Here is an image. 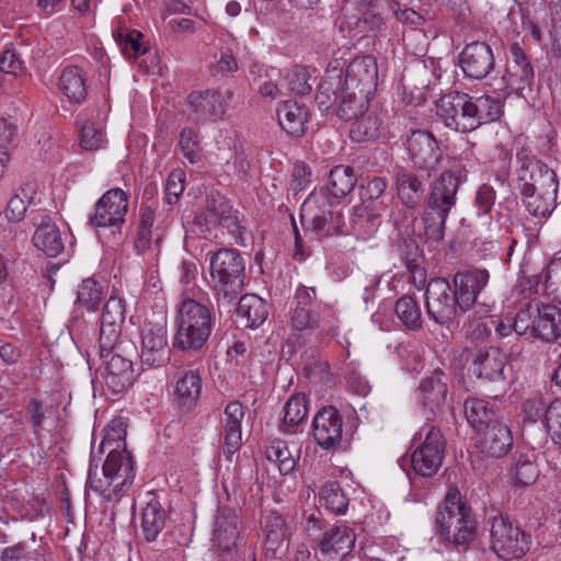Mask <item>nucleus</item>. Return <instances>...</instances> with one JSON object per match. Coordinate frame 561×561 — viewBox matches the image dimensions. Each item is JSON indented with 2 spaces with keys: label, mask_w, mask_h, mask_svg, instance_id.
Returning a JSON list of instances; mask_svg holds the SVG:
<instances>
[{
  "label": "nucleus",
  "mask_w": 561,
  "mask_h": 561,
  "mask_svg": "<svg viewBox=\"0 0 561 561\" xmlns=\"http://www.w3.org/2000/svg\"><path fill=\"white\" fill-rule=\"evenodd\" d=\"M211 288L217 307L228 312L243 290L245 278V260L237 249L221 248L207 253Z\"/></svg>",
  "instance_id": "f257e3e1"
},
{
  "label": "nucleus",
  "mask_w": 561,
  "mask_h": 561,
  "mask_svg": "<svg viewBox=\"0 0 561 561\" xmlns=\"http://www.w3.org/2000/svg\"><path fill=\"white\" fill-rule=\"evenodd\" d=\"M215 316L213 310L191 297H184L178 306L173 348L182 352H199L208 342Z\"/></svg>",
  "instance_id": "f03ea898"
},
{
  "label": "nucleus",
  "mask_w": 561,
  "mask_h": 561,
  "mask_svg": "<svg viewBox=\"0 0 561 561\" xmlns=\"http://www.w3.org/2000/svg\"><path fill=\"white\" fill-rule=\"evenodd\" d=\"M436 535L455 546H467L474 539L477 520L457 488H450L434 515Z\"/></svg>",
  "instance_id": "7ed1b4c3"
},
{
  "label": "nucleus",
  "mask_w": 561,
  "mask_h": 561,
  "mask_svg": "<svg viewBox=\"0 0 561 561\" xmlns=\"http://www.w3.org/2000/svg\"><path fill=\"white\" fill-rule=\"evenodd\" d=\"M459 185V174L455 170L443 172L434 181L421 218L426 240L439 242L444 239L446 220L456 206Z\"/></svg>",
  "instance_id": "20e7f679"
},
{
  "label": "nucleus",
  "mask_w": 561,
  "mask_h": 561,
  "mask_svg": "<svg viewBox=\"0 0 561 561\" xmlns=\"http://www.w3.org/2000/svg\"><path fill=\"white\" fill-rule=\"evenodd\" d=\"M93 462L92 454L87 485L106 502L118 501L135 479L131 454L127 449H110L102 467L103 478L93 474Z\"/></svg>",
  "instance_id": "39448f33"
},
{
  "label": "nucleus",
  "mask_w": 561,
  "mask_h": 561,
  "mask_svg": "<svg viewBox=\"0 0 561 561\" xmlns=\"http://www.w3.org/2000/svg\"><path fill=\"white\" fill-rule=\"evenodd\" d=\"M490 533L491 549L500 559H520L530 549V536L503 515L490 518Z\"/></svg>",
  "instance_id": "423d86ee"
},
{
  "label": "nucleus",
  "mask_w": 561,
  "mask_h": 561,
  "mask_svg": "<svg viewBox=\"0 0 561 561\" xmlns=\"http://www.w3.org/2000/svg\"><path fill=\"white\" fill-rule=\"evenodd\" d=\"M517 188L520 192L553 188L558 190L556 172L538 160L530 150L522 148L516 153Z\"/></svg>",
  "instance_id": "0eeeda50"
},
{
  "label": "nucleus",
  "mask_w": 561,
  "mask_h": 561,
  "mask_svg": "<svg viewBox=\"0 0 561 561\" xmlns=\"http://www.w3.org/2000/svg\"><path fill=\"white\" fill-rule=\"evenodd\" d=\"M424 433V439L411 455V463L420 476L432 477L442 466L446 442L442 432L430 425L424 426L415 434L414 439L419 436L421 440Z\"/></svg>",
  "instance_id": "6e6552de"
},
{
  "label": "nucleus",
  "mask_w": 561,
  "mask_h": 561,
  "mask_svg": "<svg viewBox=\"0 0 561 561\" xmlns=\"http://www.w3.org/2000/svg\"><path fill=\"white\" fill-rule=\"evenodd\" d=\"M427 316L440 325L449 324L461 313L460 302L447 279H431L426 288Z\"/></svg>",
  "instance_id": "1a4fd4ad"
},
{
  "label": "nucleus",
  "mask_w": 561,
  "mask_h": 561,
  "mask_svg": "<svg viewBox=\"0 0 561 561\" xmlns=\"http://www.w3.org/2000/svg\"><path fill=\"white\" fill-rule=\"evenodd\" d=\"M436 108L447 128L463 134L474 130L470 94L458 91L444 94L437 100Z\"/></svg>",
  "instance_id": "9d476101"
},
{
  "label": "nucleus",
  "mask_w": 561,
  "mask_h": 561,
  "mask_svg": "<svg viewBox=\"0 0 561 561\" xmlns=\"http://www.w3.org/2000/svg\"><path fill=\"white\" fill-rule=\"evenodd\" d=\"M409 158L413 165L431 175L437 170L443 152L438 140L428 130L416 129L411 131L405 140Z\"/></svg>",
  "instance_id": "9b49d317"
},
{
  "label": "nucleus",
  "mask_w": 561,
  "mask_h": 561,
  "mask_svg": "<svg viewBox=\"0 0 561 561\" xmlns=\"http://www.w3.org/2000/svg\"><path fill=\"white\" fill-rule=\"evenodd\" d=\"M128 195L122 188H111L96 202L89 222L93 227L121 228L128 211Z\"/></svg>",
  "instance_id": "f8f14e48"
},
{
  "label": "nucleus",
  "mask_w": 561,
  "mask_h": 561,
  "mask_svg": "<svg viewBox=\"0 0 561 561\" xmlns=\"http://www.w3.org/2000/svg\"><path fill=\"white\" fill-rule=\"evenodd\" d=\"M239 538V516L230 507H219L215 517L213 529V547L219 551L220 557L231 560L236 556L237 540Z\"/></svg>",
  "instance_id": "ddd939ff"
},
{
  "label": "nucleus",
  "mask_w": 561,
  "mask_h": 561,
  "mask_svg": "<svg viewBox=\"0 0 561 561\" xmlns=\"http://www.w3.org/2000/svg\"><path fill=\"white\" fill-rule=\"evenodd\" d=\"M188 115L196 122H217L227 111L228 96L214 89L193 91L187 96Z\"/></svg>",
  "instance_id": "4468645a"
},
{
  "label": "nucleus",
  "mask_w": 561,
  "mask_h": 561,
  "mask_svg": "<svg viewBox=\"0 0 561 561\" xmlns=\"http://www.w3.org/2000/svg\"><path fill=\"white\" fill-rule=\"evenodd\" d=\"M342 428V415L332 405L320 409L312 421L313 438L324 450H334L340 446Z\"/></svg>",
  "instance_id": "2eb2a0df"
},
{
  "label": "nucleus",
  "mask_w": 561,
  "mask_h": 561,
  "mask_svg": "<svg viewBox=\"0 0 561 561\" xmlns=\"http://www.w3.org/2000/svg\"><path fill=\"white\" fill-rule=\"evenodd\" d=\"M489 279L490 274L485 268H468L454 275L453 288L460 302L461 313L473 307L480 293L488 286Z\"/></svg>",
  "instance_id": "dca6fc26"
},
{
  "label": "nucleus",
  "mask_w": 561,
  "mask_h": 561,
  "mask_svg": "<svg viewBox=\"0 0 561 561\" xmlns=\"http://www.w3.org/2000/svg\"><path fill=\"white\" fill-rule=\"evenodd\" d=\"M317 197L310 195L301 207V220L308 224L319 237H329L342 232L343 215L336 209L316 210Z\"/></svg>",
  "instance_id": "f3484780"
},
{
  "label": "nucleus",
  "mask_w": 561,
  "mask_h": 561,
  "mask_svg": "<svg viewBox=\"0 0 561 561\" xmlns=\"http://www.w3.org/2000/svg\"><path fill=\"white\" fill-rule=\"evenodd\" d=\"M378 67L374 57L362 56L353 59L343 70V87L373 95L377 88Z\"/></svg>",
  "instance_id": "a211bd4d"
},
{
  "label": "nucleus",
  "mask_w": 561,
  "mask_h": 561,
  "mask_svg": "<svg viewBox=\"0 0 561 561\" xmlns=\"http://www.w3.org/2000/svg\"><path fill=\"white\" fill-rule=\"evenodd\" d=\"M510 51L513 58V67L502 77V84L497 89L501 91L510 89L516 94L522 95L525 89L531 90L535 71L518 43L512 44Z\"/></svg>",
  "instance_id": "6ab92c4d"
},
{
  "label": "nucleus",
  "mask_w": 561,
  "mask_h": 561,
  "mask_svg": "<svg viewBox=\"0 0 561 561\" xmlns=\"http://www.w3.org/2000/svg\"><path fill=\"white\" fill-rule=\"evenodd\" d=\"M244 417V408L239 401L229 402L220 419V438L222 450L228 460L239 451L242 446L241 423Z\"/></svg>",
  "instance_id": "aec40b11"
},
{
  "label": "nucleus",
  "mask_w": 561,
  "mask_h": 561,
  "mask_svg": "<svg viewBox=\"0 0 561 561\" xmlns=\"http://www.w3.org/2000/svg\"><path fill=\"white\" fill-rule=\"evenodd\" d=\"M460 67L469 78L481 80L494 67V56L491 47L482 42L468 44L460 54Z\"/></svg>",
  "instance_id": "412c9836"
},
{
  "label": "nucleus",
  "mask_w": 561,
  "mask_h": 561,
  "mask_svg": "<svg viewBox=\"0 0 561 561\" xmlns=\"http://www.w3.org/2000/svg\"><path fill=\"white\" fill-rule=\"evenodd\" d=\"M201 217L209 228L221 226L232 234L239 232L238 218L230 201L218 192L207 195L205 209Z\"/></svg>",
  "instance_id": "4be33fe9"
},
{
  "label": "nucleus",
  "mask_w": 561,
  "mask_h": 561,
  "mask_svg": "<svg viewBox=\"0 0 561 561\" xmlns=\"http://www.w3.org/2000/svg\"><path fill=\"white\" fill-rule=\"evenodd\" d=\"M344 12L348 25L360 32L378 28L383 23L378 0H346Z\"/></svg>",
  "instance_id": "5701e85b"
},
{
  "label": "nucleus",
  "mask_w": 561,
  "mask_h": 561,
  "mask_svg": "<svg viewBox=\"0 0 561 561\" xmlns=\"http://www.w3.org/2000/svg\"><path fill=\"white\" fill-rule=\"evenodd\" d=\"M356 541L354 530L346 525H336L324 533L318 541L322 554L335 560L348 554Z\"/></svg>",
  "instance_id": "b1692460"
},
{
  "label": "nucleus",
  "mask_w": 561,
  "mask_h": 561,
  "mask_svg": "<svg viewBox=\"0 0 561 561\" xmlns=\"http://www.w3.org/2000/svg\"><path fill=\"white\" fill-rule=\"evenodd\" d=\"M203 382L197 370L180 373L174 385V402L182 412L192 411L198 403Z\"/></svg>",
  "instance_id": "393cba45"
},
{
  "label": "nucleus",
  "mask_w": 561,
  "mask_h": 561,
  "mask_svg": "<svg viewBox=\"0 0 561 561\" xmlns=\"http://www.w3.org/2000/svg\"><path fill=\"white\" fill-rule=\"evenodd\" d=\"M135 374L133 363L119 354H111L105 363L104 382L106 388L113 393H122L128 390L134 381Z\"/></svg>",
  "instance_id": "a878e982"
},
{
  "label": "nucleus",
  "mask_w": 561,
  "mask_h": 561,
  "mask_svg": "<svg viewBox=\"0 0 561 561\" xmlns=\"http://www.w3.org/2000/svg\"><path fill=\"white\" fill-rule=\"evenodd\" d=\"M479 440L480 451L491 458L505 456L513 446L511 430L500 422L484 427Z\"/></svg>",
  "instance_id": "bb28decb"
},
{
  "label": "nucleus",
  "mask_w": 561,
  "mask_h": 561,
  "mask_svg": "<svg viewBox=\"0 0 561 561\" xmlns=\"http://www.w3.org/2000/svg\"><path fill=\"white\" fill-rule=\"evenodd\" d=\"M167 335L163 329L146 328L142 331L140 360L148 368L164 365L167 360Z\"/></svg>",
  "instance_id": "cd10ccee"
},
{
  "label": "nucleus",
  "mask_w": 561,
  "mask_h": 561,
  "mask_svg": "<svg viewBox=\"0 0 561 561\" xmlns=\"http://www.w3.org/2000/svg\"><path fill=\"white\" fill-rule=\"evenodd\" d=\"M417 392L423 407L435 413L446 402L448 386L445 374L439 369L435 370L432 376L421 381Z\"/></svg>",
  "instance_id": "c85d7f7f"
},
{
  "label": "nucleus",
  "mask_w": 561,
  "mask_h": 561,
  "mask_svg": "<svg viewBox=\"0 0 561 561\" xmlns=\"http://www.w3.org/2000/svg\"><path fill=\"white\" fill-rule=\"evenodd\" d=\"M335 62L336 65H329L316 95V102L321 111L339 105L340 93L343 90V68Z\"/></svg>",
  "instance_id": "c756f323"
},
{
  "label": "nucleus",
  "mask_w": 561,
  "mask_h": 561,
  "mask_svg": "<svg viewBox=\"0 0 561 561\" xmlns=\"http://www.w3.org/2000/svg\"><path fill=\"white\" fill-rule=\"evenodd\" d=\"M472 366L479 378L494 381L503 374L505 355L497 347L480 348L473 354Z\"/></svg>",
  "instance_id": "7c9ffc66"
},
{
  "label": "nucleus",
  "mask_w": 561,
  "mask_h": 561,
  "mask_svg": "<svg viewBox=\"0 0 561 561\" xmlns=\"http://www.w3.org/2000/svg\"><path fill=\"white\" fill-rule=\"evenodd\" d=\"M393 181L401 202L409 208L416 207L424 194L423 183L419 176L402 167H396Z\"/></svg>",
  "instance_id": "2f4dec72"
},
{
  "label": "nucleus",
  "mask_w": 561,
  "mask_h": 561,
  "mask_svg": "<svg viewBox=\"0 0 561 561\" xmlns=\"http://www.w3.org/2000/svg\"><path fill=\"white\" fill-rule=\"evenodd\" d=\"M536 316V339L547 343L558 341L561 337V309L540 302Z\"/></svg>",
  "instance_id": "473e14b6"
},
{
  "label": "nucleus",
  "mask_w": 561,
  "mask_h": 561,
  "mask_svg": "<svg viewBox=\"0 0 561 561\" xmlns=\"http://www.w3.org/2000/svg\"><path fill=\"white\" fill-rule=\"evenodd\" d=\"M522 203L529 215L537 219H547L557 207L558 190H536L520 192Z\"/></svg>",
  "instance_id": "72a5a7b5"
},
{
  "label": "nucleus",
  "mask_w": 561,
  "mask_h": 561,
  "mask_svg": "<svg viewBox=\"0 0 561 561\" xmlns=\"http://www.w3.org/2000/svg\"><path fill=\"white\" fill-rule=\"evenodd\" d=\"M385 208L383 202H378L376 207H370L368 204L355 206L350 218L354 233L363 237L375 233L380 225V216Z\"/></svg>",
  "instance_id": "f704fd0d"
},
{
  "label": "nucleus",
  "mask_w": 561,
  "mask_h": 561,
  "mask_svg": "<svg viewBox=\"0 0 561 561\" xmlns=\"http://www.w3.org/2000/svg\"><path fill=\"white\" fill-rule=\"evenodd\" d=\"M34 245L49 257L59 255L65 245L61 232L50 218H43L33 236Z\"/></svg>",
  "instance_id": "c9c22d12"
},
{
  "label": "nucleus",
  "mask_w": 561,
  "mask_h": 561,
  "mask_svg": "<svg viewBox=\"0 0 561 561\" xmlns=\"http://www.w3.org/2000/svg\"><path fill=\"white\" fill-rule=\"evenodd\" d=\"M385 136L382 119L377 112H364L351 125L350 137L356 142L377 141Z\"/></svg>",
  "instance_id": "e433bc0d"
},
{
  "label": "nucleus",
  "mask_w": 561,
  "mask_h": 561,
  "mask_svg": "<svg viewBox=\"0 0 561 561\" xmlns=\"http://www.w3.org/2000/svg\"><path fill=\"white\" fill-rule=\"evenodd\" d=\"M277 119L280 127L291 136H301L306 130L308 112L296 101H285L278 105Z\"/></svg>",
  "instance_id": "4c0bfd02"
},
{
  "label": "nucleus",
  "mask_w": 561,
  "mask_h": 561,
  "mask_svg": "<svg viewBox=\"0 0 561 561\" xmlns=\"http://www.w3.org/2000/svg\"><path fill=\"white\" fill-rule=\"evenodd\" d=\"M470 105L474 130L481 125L497 121L503 113L502 101L489 94L470 95Z\"/></svg>",
  "instance_id": "58836bf2"
},
{
  "label": "nucleus",
  "mask_w": 561,
  "mask_h": 561,
  "mask_svg": "<svg viewBox=\"0 0 561 561\" xmlns=\"http://www.w3.org/2000/svg\"><path fill=\"white\" fill-rule=\"evenodd\" d=\"M237 313L244 320L245 327L256 329L267 319L268 308L261 297L245 294L238 301Z\"/></svg>",
  "instance_id": "ea45409f"
},
{
  "label": "nucleus",
  "mask_w": 561,
  "mask_h": 561,
  "mask_svg": "<svg viewBox=\"0 0 561 561\" xmlns=\"http://www.w3.org/2000/svg\"><path fill=\"white\" fill-rule=\"evenodd\" d=\"M59 90L73 103H82L88 94L82 69L77 66L66 67L59 77Z\"/></svg>",
  "instance_id": "a19ab883"
},
{
  "label": "nucleus",
  "mask_w": 561,
  "mask_h": 561,
  "mask_svg": "<svg viewBox=\"0 0 561 561\" xmlns=\"http://www.w3.org/2000/svg\"><path fill=\"white\" fill-rule=\"evenodd\" d=\"M370 96L369 94L343 87L337 102L336 115L344 121L357 118L367 111Z\"/></svg>",
  "instance_id": "79ce46f5"
},
{
  "label": "nucleus",
  "mask_w": 561,
  "mask_h": 561,
  "mask_svg": "<svg viewBox=\"0 0 561 561\" xmlns=\"http://www.w3.org/2000/svg\"><path fill=\"white\" fill-rule=\"evenodd\" d=\"M308 413V399L302 393L291 396L284 407V417L279 424L280 432L295 434L298 426L306 420Z\"/></svg>",
  "instance_id": "37998d69"
},
{
  "label": "nucleus",
  "mask_w": 561,
  "mask_h": 561,
  "mask_svg": "<svg viewBox=\"0 0 561 561\" xmlns=\"http://www.w3.org/2000/svg\"><path fill=\"white\" fill-rule=\"evenodd\" d=\"M165 525V511L157 500L147 503L142 511L141 528L147 541H154Z\"/></svg>",
  "instance_id": "c03bdc74"
},
{
  "label": "nucleus",
  "mask_w": 561,
  "mask_h": 561,
  "mask_svg": "<svg viewBox=\"0 0 561 561\" xmlns=\"http://www.w3.org/2000/svg\"><path fill=\"white\" fill-rule=\"evenodd\" d=\"M265 548L272 552L279 550L289 537L284 518L277 513L268 514L263 524Z\"/></svg>",
  "instance_id": "a18cd8bd"
},
{
  "label": "nucleus",
  "mask_w": 561,
  "mask_h": 561,
  "mask_svg": "<svg viewBox=\"0 0 561 561\" xmlns=\"http://www.w3.org/2000/svg\"><path fill=\"white\" fill-rule=\"evenodd\" d=\"M463 409L468 422L477 428V431H482L484 427L497 422L495 420V411L482 399H467Z\"/></svg>",
  "instance_id": "49530a36"
},
{
  "label": "nucleus",
  "mask_w": 561,
  "mask_h": 561,
  "mask_svg": "<svg viewBox=\"0 0 561 561\" xmlns=\"http://www.w3.org/2000/svg\"><path fill=\"white\" fill-rule=\"evenodd\" d=\"M357 178L354 169L348 165H335L329 174L328 190L335 198L345 197L356 185Z\"/></svg>",
  "instance_id": "de8ad7c7"
},
{
  "label": "nucleus",
  "mask_w": 561,
  "mask_h": 561,
  "mask_svg": "<svg viewBox=\"0 0 561 561\" xmlns=\"http://www.w3.org/2000/svg\"><path fill=\"white\" fill-rule=\"evenodd\" d=\"M511 474L517 485L526 486L534 483L539 476V470L535 463V454L533 451H518Z\"/></svg>",
  "instance_id": "09e8293b"
},
{
  "label": "nucleus",
  "mask_w": 561,
  "mask_h": 561,
  "mask_svg": "<svg viewBox=\"0 0 561 561\" xmlns=\"http://www.w3.org/2000/svg\"><path fill=\"white\" fill-rule=\"evenodd\" d=\"M113 37L127 58H137L147 50V47L140 43L142 34L136 30H129L125 25H118L113 31Z\"/></svg>",
  "instance_id": "8fccbe9b"
},
{
  "label": "nucleus",
  "mask_w": 561,
  "mask_h": 561,
  "mask_svg": "<svg viewBox=\"0 0 561 561\" xmlns=\"http://www.w3.org/2000/svg\"><path fill=\"white\" fill-rule=\"evenodd\" d=\"M540 301H529L524 307H522L513 319V329L514 332L522 336L526 335L528 337L536 339V322H537V310H539Z\"/></svg>",
  "instance_id": "3c124183"
},
{
  "label": "nucleus",
  "mask_w": 561,
  "mask_h": 561,
  "mask_svg": "<svg viewBox=\"0 0 561 561\" xmlns=\"http://www.w3.org/2000/svg\"><path fill=\"white\" fill-rule=\"evenodd\" d=\"M319 500L327 510L336 515H342L347 510L348 500L336 481H329L322 485Z\"/></svg>",
  "instance_id": "603ef678"
},
{
  "label": "nucleus",
  "mask_w": 561,
  "mask_h": 561,
  "mask_svg": "<svg viewBox=\"0 0 561 561\" xmlns=\"http://www.w3.org/2000/svg\"><path fill=\"white\" fill-rule=\"evenodd\" d=\"M396 314L401 323L410 330L422 328L421 309L417 301L411 296L401 297L396 304Z\"/></svg>",
  "instance_id": "864d4df0"
},
{
  "label": "nucleus",
  "mask_w": 561,
  "mask_h": 561,
  "mask_svg": "<svg viewBox=\"0 0 561 561\" xmlns=\"http://www.w3.org/2000/svg\"><path fill=\"white\" fill-rule=\"evenodd\" d=\"M105 286L92 277L85 278L78 286L77 302L89 310H95L104 298Z\"/></svg>",
  "instance_id": "5fc2aeb1"
},
{
  "label": "nucleus",
  "mask_w": 561,
  "mask_h": 561,
  "mask_svg": "<svg viewBox=\"0 0 561 561\" xmlns=\"http://www.w3.org/2000/svg\"><path fill=\"white\" fill-rule=\"evenodd\" d=\"M126 420L122 416L115 417L107 425L105 435L100 445V453L105 449H126Z\"/></svg>",
  "instance_id": "6e6d98bb"
},
{
  "label": "nucleus",
  "mask_w": 561,
  "mask_h": 561,
  "mask_svg": "<svg viewBox=\"0 0 561 561\" xmlns=\"http://www.w3.org/2000/svg\"><path fill=\"white\" fill-rule=\"evenodd\" d=\"M266 458L277 465L282 474H288L296 467V459L290 454L287 444L283 440L272 442L266 448Z\"/></svg>",
  "instance_id": "4d7b16f0"
},
{
  "label": "nucleus",
  "mask_w": 561,
  "mask_h": 561,
  "mask_svg": "<svg viewBox=\"0 0 561 561\" xmlns=\"http://www.w3.org/2000/svg\"><path fill=\"white\" fill-rule=\"evenodd\" d=\"M180 150L183 157L192 164H198L203 160L202 147L197 131L185 127L180 133Z\"/></svg>",
  "instance_id": "13d9d810"
},
{
  "label": "nucleus",
  "mask_w": 561,
  "mask_h": 561,
  "mask_svg": "<svg viewBox=\"0 0 561 561\" xmlns=\"http://www.w3.org/2000/svg\"><path fill=\"white\" fill-rule=\"evenodd\" d=\"M106 142L102 127L92 122H87L80 130V146L84 150L95 151L104 147Z\"/></svg>",
  "instance_id": "bf43d9fd"
},
{
  "label": "nucleus",
  "mask_w": 561,
  "mask_h": 561,
  "mask_svg": "<svg viewBox=\"0 0 561 561\" xmlns=\"http://www.w3.org/2000/svg\"><path fill=\"white\" fill-rule=\"evenodd\" d=\"M387 188L386 180L379 176L367 181L366 184L359 186L360 204H368L376 207L378 202L382 201V195Z\"/></svg>",
  "instance_id": "052dcab7"
},
{
  "label": "nucleus",
  "mask_w": 561,
  "mask_h": 561,
  "mask_svg": "<svg viewBox=\"0 0 561 561\" xmlns=\"http://www.w3.org/2000/svg\"><path fill=\"white\" fill-rule=\"evenodd\" d=\"M121 329L122 327L119 325L101 322L99 347L100 356L102 358L110 356L117 346V342L121 336Z\"/></svg>",
  "instance_id": "680f3d73"
},
{
  "label": "nucleus",
  "mask_w": 561,
  "mask_h": 561,
  "mask_svg": "<svg viewBox=\"0 0 561 561\" xmlns=\"http://www.w3.org/2000/svg\"><path fill=\"white\" fill-rule=\"evenodd\" d=\"M545 422L551 439L561 445V399L553 400L547 407Z\"/></svg>",
  "instance_id": "e2e57ef3"
},
{
  "label": "nucleus",
  "mask_w": 561,
  "mask_h": 561,
  "mask_svg": "<svg viewBox=\"0 0 561 561\" xmlns=\"http://www.w3.org/2000/svg\"><path fill=\"white\" fill-rule=\"evenodd\" d=\"M186 175L182 169L171 171L165 183V201L169 205L178 203L185 188Z\"/></svg>",
  "instance_id": "0e129e2a"
},
{
  "label": "nucleus",
  "mask_w": 561,
  "mask_h": 561,
  "mask_svg": "<svg viewBox=\"0 0 561 561\" xmlns=\"http://www.w3.org/2000/svg\"><path fill=\"white\" fill-rule=\"evenodd\" d=\"M125 320V305L121 298L111 296L104 305L101 322L122 327Z\"/></svg>",
  "instance_id": "69168bd1"
},
{
  "label": "nucleus",
  "mask_w": 561,
  "mask_h": 561,
  "mask_svg": "<svg viewBox=\"0 0 561 561\" xmlns=\"http://www.w3.org/2000/svg\"><path fill=\"white\" fill-rule=\"evenodd\" d=\"M309 72L306 68H295L286 76L288 89L299 95L308 94L311 91Z\"/></svg>",
  "instance_id": "338daca9"
},
{
  "label": "nucleus",
  "mask_w": 561,
  "mask_h": 561,
  "mask_svg": "<svg viewBox=\"0 0 561 561\" xmlns=\"http://www.w3.org/2000/svg\"><path fill=\"white\" fill-rule=\"evenodd\" d=\"M402 257L404 260L405 266L413 273L414 277L416 275H419L420 278L424 277V270L421 266L423 262L422 254L414 241L404 242L402 249Z\"/></svg>",
  "instance_id": "774afa93"
}]
</instances>
